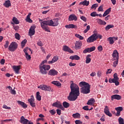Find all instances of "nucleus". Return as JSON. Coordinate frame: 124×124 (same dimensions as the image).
Here are the masks:
<instances>
[{"label": "nucleus", "mask_w": 124, "mask_h": 124, "mask_svg": "<svg viewBox=\"0 0 124 124\" xmlns=\"http://www.w3.org/2000/svg\"><path fill=\"white\" fill-rule=\"evenodd\" d=\"M97 75L98 77H101V75H102V73L100 71L97 72Z\"/></svg>", "instance_id": "nucleus-62"}, {"label": "nucleus", "mask_w": 124, "mask_h": 124, "mask_svg": "<svg viewBox=\"0 0 124 124\" xmlns=\"http://www.w3.org/2000/svg\"><path fill=\"white\" fill-rule=\"evenodd\" d=\"M37 45L38 46H40L41 47H42V46H43V44H42V42H41V41H39L37 42Z\"/></svg>", "instance_id": "nucleus-57"}, {"label": "nucleus", "mask_w": 124, "mask_h": 124, "mask_svg": "<svg viewBox=\"0 0 124 124\" xmlns=\"http://www.w3.org/2000/svg\"><path fill=\"white\" fill-rule=\"evenodd\" d=\"M111 12V8L108 9L107 10L105 11L104 14L103 15V17H105L108 15Z\"/></svg>", "instance_id": "nucleus-35"}, {"label": "nucleus", "mask_w": 124, "mask_h": 124, "mask_svg": "<svg viewBox=\"0 0 124 124\" xmlns=\"http://www.w3.org/2000/svg\"><path fill=\"white\" fill-rule=\"evenodd\" d=\"M56 111L58 115L61 116V114H62V110H61L60 109H57Z\"/></svg>", "instance_id": "nucleus-59"}, {"label": "nucleus", "mask_w": 124, "mask_h": 124, "mask_svg": "<svg viewBox=\"0 0 124 124\" xmlns=\"http://www.w3.org/2000/svg\"><path fill=\"white\" fill-rule=\"evenodd\" d=\"M51 68V66L49 65H43L39 66L40 72L42 74L46 75L47 74V71L49 70Z\"/></svg>", "instance_id": "nucleus-5"}, {"label": "nucleus", "mask_w": 124, "mask_h": 124, "mask_svg": "<svg viewBox=\"0 0 124 124\" xmlns=\"http://www.w3.org/2000/svg\"><path fill=\"white\" fill-rule=\"evenodd\" d=\"M75 124H82V122L81 121V120H76V121H75Z\"/></svg>", "instance_id": "nucleus-61"}, {"label": "nucleus", "mask_w": 124, "mask_h": 124, "mask_svg": "<svg viewBox=\"0 0 124 124\" xmlns=\"http://www.w3.org/2000/svg\"><path fill=\"white\" fill-rule=\"evenodd\" d=\"M75 36H76V37H77V38L80 39V40H83V39H84V37L81 36L80 34L78 33L75 34Z\"/></svg>", "instance_id": "nucleus-38"}, {"label": "nucleus", "mask_w": 124, "mask_h": 124, "mask_svg": "<svg viewBox=\"0 0 124 124\" xmlns=\"http://www.w3.org/2000/svg\"><path fill=\"white\" fill-rule=\"evenodd\" d=\"M36 98L38 101L41 100V96L40 95V93L39 92L36 93Z\"/></svg>", "instance_id": "nucleus-36"}, {"label": "nucleus", "mask_w": 124, "mask_h": 124, "mask_svg": "<svg viewBox=\"0 0 124 124\" xmlns=\"http://www.w3.org/2000/svg\"><path fill=\"white\" fill-rule=\"evenodd\" d=\"M79 4H82V5H86V6H88V5L90 4V1H87V0H85L83 2H80Z\"/></svg>", "instance_id": "nucleus-37"}, {"label": "nucleus", "mask_w": 124, "mask_h": 124, "mask_svg": "<svg viewBox=\"0 0 124 124\" xmlns=\"http://www.w3.org/2000/svg\"><path fill=\"white\" fill-rule=\"evenodd\" d=\"M2 108H3V109H6L7 110H10V109H11V107H7V106H6V105H3Z\"/></svg>", "instance_id": "nucleus-50"}, {"label": "nucleus", "mask_w": 124, "mask_h": 124, "mask_svg": "<svg viewBox=\"0 0 124 124\" xmlns=\"http://www.w3.org/2000/svg\"><path fill=\"white\" fill-rule=\"evenodd\" d=\"M28 47H26L24 49L23 51L25 54V57L27 61H30L31 59V55H29V53H28Z\"/></svg>", "instance_id": "nucleus-17"}, {"label": "nucleus", "mask_w": 124, "mask_h": 124, "mask_svg": "<svg viewBox=\"0 0 124 124\" xmlns=\"http://www.w3.org/2000/svg\"><path fill=\"white\" fill-rule=\"evenodd\" d=\"M31 13H30L27 16L26 18V22H28V23H31L32 22V20L31 19Z\"/></svg>", "instance_id": "nucleus-32"}, {"label": "nucleus", "mask_w": 124, "mask_h": 124, "mask_svg": "<svg viewBox=\"0 0 124 124\" xmlns=\"http://www.w3.org/2000/svg\"><path fill=\"white\" fill-rule=\"evenodd\" d=\"M90 29H91V27L90 26V25H88L87 26L86 29H85L84 31V33H87V32H88V31H90Z\"/></svg>", "instance_id": "nucleus-47"}, {"label": "nucleus", "mask_w": 124, "mask_h": 124, "mask_svg": "<svg viewBox=\"0 0 124 124\" xmlns=\"http://www.w3.org/2000/svg\"><path fill=\"white\" fill-rule=\"evenodd\" d=\"M63 51L65 52H69V53H73V51L69 48L67 46H63Z\"/></svg>", "instance_id": "nucleus-21"}, {"label": "nucleus", "mask_w": 124, "mask_h": 124, "mask_svg": "<svg viewBox=\"0 0 124 124\" xmlns=\"http://www.w3.org/2000/svg\"><path fill=\"white\" fill-rule=\"evenodd\" d=\"M12 21L13 22L11 23L12 25H14V24L16 25H19V24H20V21L16 17L14 16Z\"/></svg>", "instance_id": "nucleus-23"}, {"label": "nucleus", "mask_w": 124, "mask_h": 124, "mask_svg": "<svg viewBox=\"0 0 124 124\" xmlns=\"http://www.w3.org/2000/svg\"><path fill=\"white\" fill-rule=\"evenodd\" d=\"M12 68L16 74H19L20 73V70L22 68V66L21 65H14L12 66Z\"/></svg>", "instance_id": "nucleus-10"}, {"label": "nucleus", "mask_w": 124, "mask_h": 124, "mask_svg": "<svg viewBox=\"0 0 124 124\" xmlns=\"http://www.w3.org/2000/svg\"><path fill=\"white\" fill-rule=\"evenodd\" d=\"M20 123L23 124H28L29 120L26 119L24 116H21L20 118Z\"/></svg>", "instance_id": "nucleus-24"}, {"label": "nucleus", "mask_w": 124, "mask_h": 124, "mask_svg": "<svg viewBox=\"0 0 124 124\" xmlns=\"http://www.w3.org/2000/svg\"><path fill=\"white\" fill-rule=\"evenodd\" d=\"M58 61H59V56H55L51 61H48V63L49 64H52V63L58 62Z\"/></svg>", "instance_id": "nucleus-19"}, {"label": "nucleus", "mask_w": 124, "mask_h": 124, "mask_svg": "<svg viewBox=\"0 0 124 124\" xmlns=\"http://www.w3.org/2000/svg\"><path fill=\"white\" fill-rule=\"evenodd\" d=\"M112 57L111 61L113 62L112 66L113 67H116L119 63V52H118L117 49L113 50Z\"/></svg>", "instance_id": "nucleus-4"}, {"label": "nucleus", "mask_w": 124, "mask_h": 124, "mask_svg": "<svg viewBox=\"0 0 124 124\" xmlns=\"http://www.w3.org/2000/svg\"><path fill=\"white\" fill-rule=\"evenodd\" d=\"M52 106L53 107H56L57 108H60V109H62V110H63L64 108H63V107H62V103L59 102H56L52 104Z\"/></svg>", "instance_id": "nucleus-13"}, {"label": "nucleus", "mask_w": 124, "mask_h": 124, "mask_svg": "<svg viewBox=\"0 0 124 124\" xmlns=\"http://www.w3.org/2000/svg\"><path fill=\"white\" fill-rule=\"evenodd\" d=\"M38 89H40L42 91H45L46 92H52L51 86L46 85H41L38 87Z\"/></svg>", "instance_id": "nucleus-8"}, {"label": "nucleus", "mask_w": 124, "mask_h": 124, "mask_svg": "<svg viewBox=\"0 0 124 124\" xmlns=\"http://www.w3.org/2000/svg\"><path fill=\"white\" fill-rule=\"evenodd\" d=\"M82 42L80 41H77L75 43V49L76 50H79V49H81V47H82Z\"/></svg>", "instance_id": "nucleus-12"}, {"label": "nucleus", "mask_w": 124, "mask_h": 124, "mask_svg": "<svg viewBox=\"0 0 124 124\" xmlns=\"http://www.w3.org/2000/svg\"><path fill=\"white\" fill-rule=\"evenodd\" d=\"M104 113L106 114V115L108 116V117H112V113L110 112L109 108H108V106H105L104 108Z\"/></svg>", "instance_id": "nucleus-16"}, {"label": "nucleus", "mask_w": 124, "mask_h": 124, "mask_svg": "<svg viewBox=\"0 0 124 124\" xmlns=\"http://www.w3.org/2000/svg\"><path fill=\"white\" fill-rule=\"evenodd\" d=\"M65 27L66 29H77V26L72 24L65 25Z\"/></svg>", "instance_id": "nucleus-27"}, {"label": "nucleus", "mask_w": 124, "mask_h": 124, "mask_svg": "<svg viewBox=\"0 0 124 124\" xmlns=\"http://www.w3.org/2000/svg\"><path fill=\"white\" fill-rule=\"evenodd\" d=\"M97 7H98V4L95 3L91 6V9H93V8H94V9H96Z\"/></svg>", "instance_id": "nucleus-45"}, {"label": "nucleus", "mask_w": 124, "mask_h": 124, "mask_svg": "<svg viewBox=\"0 0 124 124\" xmlns=\"http://www.w3.org/2000/svg\"><path fill=\"white\" fill-rule=\"evenodd\" d=\"M91 57H92V55L91 54H89L87 55L86 57V61H85L86 63H90V62H91L92 61Z\"/></svg>", "instance_id": "nucleus-28"}, {"label": "nucleus", "mask_w": 124, "mask_h": 124, "mask_svg": "<svg viewBox=\"0 0 124 124\" xmlns=\"http://www.w3.org/2000/svg\"><path fill=\"white\" fill-rule=\"evenodd\" d=\"M51 84L55 85V86H57V87H60V88L62 87V83L58 81H53L51 82Z\"/></svg>", "instance_id": "nucleus-31"}, {"label": "nucleus", "mask_w": 124, "mask_h": 124, "mask_svg": "<svg viewBox=\"0 0 124 124\" xmlns=\"http://www.w3.org/2000/svg\"><path fill=\"white\" fill-rule=\"evenodd\" d=\"M113 78H109L108 80L109 83H115L116 86H119L120 82H119V77H118V74L115 73L113 75Z\"/></svg>", "instance_id": "nucleus-6"}, {"label": "nucleus", "mask_w": 124, "mask_h": 124, "mask_svg": "<svg viewBox=\"0 0 124 124\" xmlns=\"http://www.w3.org/2000/svg\"><path fill=\"white\" fill-rule=\"evenodd\" d=\"M70 89L71 92L68 97V99L70 101H75V100L80 95V89L78 85L73 83L71 84Z\"/></svg>", "instance_id": "nucleus-2"}, {"label": "nucleus", "mask_w": 124, "mask_h": 124, "mask_svg": "<svg viewBox=\"0 0 124 124\" xmlns=\"http://www.w3.org/2000/svg\"><path fill=\"white\" fill-rule=\"evenodd\" d=\"M13 28L14 30H15V31H18V30H19V26L18 25H13Z\"/></svg>", "instance_id": "nucleus-58"}, {"label": "nucleus", "mask_w": 124, "mask_h": 124, "mask_svg": "<svg viewBox=\"0 0 124 124\" xmlns=\"http://www.w3.org/2000/svg\"><path fill=\"white\" fill-rule=\"evenodd\" d=\"M103 5H101V6H100L99 7V8H98V12H103L104 11L103 10Z\"/></svg>", "instance_id": "nucleus-42"}, {"label": "nucleus", "mask_w": 124, "mask_h": 124, "mask_svg": "<svg viewBox=\"0 0 124 124\" xmlns=\"http://www.w3.org/2000/svg\"><path fill=\"white\" fill-rule=\"evenodd\" d=\"M15 37L17 40H20V34H19V33H16L15 34Z\"/></svg>", "instance_id": "nucleus-52"}, {"label": "nucleus", "mask_w": 124, "mask_h": 124, "mask_svg": "<svg viewBox=\"0 0 124 124\" xmlns=\"http://www.w3.org/2000/svg\"><path fill=\"white\" fill-rule=\"evenodd\" d=\"M39 22L41 24V27L45 31L47 32H51L50 28L48 26L51 27H57L59 25V19L54 18L50 20L43 21L42 19L39 20Z\"/></svg>", "instance_id": "nucleus-1"}, {"label": "nucleus", "mask_w": 124, "mask_h": 124, "mask_svg": "<svg viewBox=\"0 0 124 124\" xmlns=\"http://www.w3.org/2000/svg\"><path fill=\"white\" fill-rule=\"evenodd\" d=\"M95 40H96V36L95 35V33H94L88 38L87 41L89 43H92V42H93V41H95Z\"/></svg>", "instance_id": "nucleus-11"}, {"label": "nucleus", "mask_w": 124, "mask_h": 124, "mask_svg": "<svg viewBox=\"0 0 124 124\" xmlns=\"http://www.w3.org/2000/svg\"><path fill=\"white\" fill-rule=\"evenodd\" d=\"M36 28V26L34 25L31 27L29 31V35L31 37L32 35H34V34H35Z\"/></svg>", "instance_id": "nucleus-9"}, {"label": "nucleus", "mask_w": 124, "mask_h": 124, "mask_svg": "<svg viewBox=\"0 0 124 124\" xmlns=\"http://www.w3.org/2000/svg\"><path fill=\"white\" fill-rule=\"evenodd\" d=\"M26 43H27V39H24L23 41L21 42V46L22 48H24V47H25V45H26Z\"/></svg>", "instance_id": "nucleus-43"}, {"label": "nucleus", "mask_w": 124, "mask_h": 124, "mask_svg": "<svg viewBox=\"0 0 124 124\" xmlns=\"http://www.w3.org/2000/svg\"><path fill=\"white\" fill-rule=\"evenodd\" d=\"M17 102L18 104H19V105H21L23 108H27V107H28V105H27L26 103H24L23 102L17 101Z\"/></svg>", "instance_id": "nucleus-30"}, {"label": "nucleus", "mask_w": 124, "mask_h": 124, "mask_svg": "<svg viewBox=\"0 0 124 124\" xmlns=\"http://www.w3.org/2000/svg\"><path fill=\"white\" fill-rule=\"evenodd\" d=\"M91 16L92 17H96V16H98V14H96V12H93L91 14Z\"/></svg>", "instance_id": "nucleus-48"}, {"label": "nucleus", "mask_w": 124, "mask_h": 124, "mask_svg": "<svg viewBox=\"0 0 124 124\" xmlns=\"http://www.w3.org/2000/svg\"><path fill=\"white\" fill-rule=\"evenodd\" d=\"M69 21H77V16L74 14L70 15L68 18Z\"/></svg>", "instance_id": "nucleus-22"}, {"label": "nucleus", "mask_w": 124, "mask_h": 124, "mask_svg": "<svg viewBox=\"0 0 124 124\" xmlns=\"http://www.w3.org/2000/svg\"><path fill=\"white\" fill-rule=\"evenodd\" d=\"M83 54H87V53H90L89 48L87 47V48H85L83 50Z\"/></svg>", "instance_id": "nucleus-46"}, {"label": "nucleus", "mask_w": 124, "mask_h": 124, "mask_svg": "<svg viewBox=\"0 0 124 124\" xmlns=\"http://www.w3.org/2000/svg\"><path fill=\"white\" fill-rule=\"evenodd\" d=\"M17 48H18V44L15 42H13L9 46L8 50L11 52H14V51H16Z\"/></svg>", "instance_id": "nucleus-7"}, {"label": "nucleus", "mask_w": 124, "mask_h": 124, "mask_svg": "<svg viewBox=\"0 0 124 124\" xmlns=\"http://www.w3.org/2000/svg\"><path fill=\"white\" fill-rule=\"evenodd\" d=\"M97 22L99 25H100V26H105L107 24L105 21L102 20V19H97Z\"/></svg>", "instance_id": "nucleus-25"}, {"label": "nucleus", "mask_w": 124, "mask_h": 124, "mask_svg": "<svg viewBox=\"0 0 124 124\" xmlns=\"http://www.w3.org/2000/svg\"><path fill=\"white\" fill-rule=\"evenodd\" d=\"M108 41H109V44H114V39L112 37H109L108 38Z\"/></svg>", "instance_id": "nucleus-41"}, {"label": "nucleus", "mask_w": 124, "mask_h": 124, "mask_svg": "<svg viewBox=\"0 0 124 124\" xmlns=\"http://www.w3.org/2000/svg\"><path fill=\"white\" fill-rule=\"evenodd\" d=\"M49 112L51 114V115H54L56 114V111H55V109L50 110Z\"/></svg>", "instance_id": "nucleus-56"}, {"label": "nucleus", "mask_w": 124, "mask_h": 124, "mask_svg": "<svg viewBox=\"0 0 124 124\" xmlns=\"http://www.w3.org/2000/svg\"><path fill=\"white\" fill-rule=\"evenodd\" d=\"M48 74L51 76H55L58 75V71L55 69H51L49 71Z\"/></svg>", "instance_id": "nucleus-20"}, {"label": "nucleus", "mask_w": 124, "mask_h": 124, "mask_svg": "<svg viewBox=\"0 0 124 124\" xmlns=\"http://www.w3.org/2000/svg\"><path fill=\"white\" fill-rule=\"evenodd\" d=\"M28 101L31 107H35V103H34V97L33 95L31 96V98L28 99Z\"/></svg>", "instance_id": "nucleus-15"}, {"label": "nucleus", "mask_w": 124, "mask_h": 124, "mask_svg": "<svg viewBox=\"0 0 124 124\" xmlns=\"http://www.w3.org/2000/svg\"><path fill=\"white\" fill-rule=\"evenodd\" d=\"M3 5L6 8H8L10 6H11V1H10V0H6L5 3H3Z\"/></svg>", "instance_id": "nucleus-26"}, {"label": "nucleus", "mask_w": 124, "mask_h": 124, "mask_svg": "<svg viewBox=\"0 0 124 124\" xmlns=\"http://www.w3.org/2000/svg\"><path fill=\"white\" fill-rule=\"evenodd\" d=\"M111 99L112 101H113L114 99H116V100H121L122 99V96L119 94H114L111 96Z\"/></svg>", "instance_id": "nucleus-18"}, {"label": "nucleus", "mask_w": 124, "mask_h": 124, "mask_svg": "<svg viewBox=\"0 0 124 124\" xmlns=\"http://www.w3.org/2000/svg\"><path fill=\"white\" fill-rule=\"evenodd\" d=\"M80 19L81 20H82V21H84V22H86V21H87V18H86V17L82 16L81 17H80Z\"/></svg>", "instance_id": "nucleus-60"}, {"label": "nucleus", "mask_w": 124, "mask_h": 124, "mask_svg": "<svg viewBox=\"0 0 124 124\" xmlns=\"http://www.w3.org/2000/svg\"><path fill=\"white\" fill-rule=\"evenodd\" d=\"M63 106L64 108H68L70 106L69 103H67V102H64L63 103Z\"/></svg>", "instance_id": "nucleus-40"}, {"label": "nucleus", "mask_w": 124, "mask_h": 124, "mask_svg": "<svg viewBox=\"0 0 124 124\" xmlns=\"http://www.w3.org/2000/svg\"><path fill=\"white\" fill-rule=\"evenodd\" d=\"M98 50L99 52H102L103 50V47H102V46H99L97 47Z\"/></svg>", "instance_id": "nucleus-51"}, {"label": "nucleus", "mask_w": 124, "mask_h": 124, "mask_svg": "<svg viewBox=\"0 0 124 124\" xmlns=\"http://www.w3.org/2000/svg\"><path fill=\"white\" fill-rule=\"evenodd\" d=\"M95 36H96V40H97V38H99V39H101V38H102V35L99 34L95 33Z\"/></svg>", "instance_id": "nucleus-49"}, {"label": "nucleus", "mask_w": 124, "mask_h": 124, "mask_svg": "<svg viewBox=\"0 0 124 124\" xmlns=\"http://www.w3.org/2000/svg\"><path fill=\"white\" fill-rule=\"evenodd\" d=\"M94 50H95V46H93L89 48V51L90 52V53L94 51Z\"/></svg>", "instance_id": "nucleus-53"}, {"label": "nucleus", "mask_w": 124, "mask_h": 124, "mask_svg": "<svg viewBox=\"0 0 124 124\" xmlns=\"http://www.w3.org/2000/svg\"><path fill=\"white\" fill-rule=\"evenodd\" d=\"M95 102V100L93 98H91L87 102V105H93Z\"/></svg>", "instance_id": "nucleus-33"}, {"label": "nucleus", "mask_w": 124, "mask_h": 124, "mask_svg": "<svg viewBox=\"0 0 124 124\" xmlns=\"http://www.w3.org/2000/svg\"><path fill=\"white\" fill-rule=\"evenodd\" d=\"M72 117L74 119H80L81 115L80 114V113L77 112L76 113L73 114Z\"/></svg>", "instance_id": "nucleus-34"}, {"label": "nucleus", "mask_w": 124, "mask_h": 124, "mask_svg": "<svg viewBox=\"0 0 124 124\" xmlns=\"http://www.w3.org/2000/svg\"><path fill=\"white\" fill-rule=\"evenodd\" d=\"M11 93L12 94H16V91L13 89L11 90Z\"/></svg>", "instance_id": "nucleus-63"}, {"label": "nucleus", "mask_w": 124, "mask_h": 124, "mask_svg": "<svg viewBox=\"0 0 124 124\" xmlns=\"http://www.w3.org/2000/svg\"><path fill=\"white\" fill-rule=\"evenodd\" d=\"M70 60H72L73 61L76 60V61H79L80 60V57L78 55H73L71 56L69 58Z\"/></svg>", "instance_id": "nucleus-29"}, {"label": "nucleus", "mask_w": 124, "mask_h": 124, "mask_svg": "<svg viewBox=\"0 0 124 124\" xmlns=\"http://www.w3.org/2000/svg\"><path fill=\"white\" fill-rule=\"evenodd\" d=\"M114 28V25H108V26H107L106 27H105V30L106 31H109V29H112Z\"/></svg>", "instance_id": "nucleus-39"}, {"label": "nucleus", "mask_w": 124, "mask_h": 124, "mask_svg": "<svg viewBox=\"0 0 124 124\" xmlns=\"http://www.w3.org/2000/svg\"><path fill=\"white\" fill-rule=\"evenodd\" d=\"M82 109L83 110H85V111H89V106H85L82 108Z\"/></svg>", "instance_id": "nucleus-54"}, {"label": "nucleus", "mask_w": 124, "mask_h": 124, "mask_svg": "<svg viewBox=\"0 0 124 124\" xmlns=\"http://www.w3.org/2000/svg\"><path fill=\"white\" fill-rule=\"evenodd\" d=\"M79 87H82L80 88V93H84V94H87L91 93V85L85 81H81L79 84Z\"/></svg>", "instance_id": "nucleus-3"}, {"label": "nucleus", "mask_w": 124, "mask_h": 124, "mask_svg": "<svg viewBox=\"0 0 124 124\" xmlns=\"http://www.w3.org/2000/svg\"><path fill=\"white\" fill-rule=\"evenodd\" d=\"M115 110L117 111L116 113H115V116L116 117H119L121 116V112L124 110V108L122 107H118L117 108H115Z\"/></svg>", "instance_id": "nucleus-14"}, {"label": "nucleus", "mask_w": 124, "mask_h": 124, "mask_svg": "<svg viewBox=\"0 0 124 124\" xmlns=\"http://www.w3.org/2000/svg\"><path fill=\"white\" fill-rule=\"evenodd\" d=\"M118 121L119 124H124V119H123L122 117H119Z\"/></svg>", "instance_id": "nucleus-44"}, {"label": "nucleus", "mask_w": 124, "mask_h": 124, "mask_svg": "<svg viewBox=\"0 0 124 124\" xmlns=\"http://www.w3.org/2000/svg\"><path fill=\"white\" fill-rule=\"evenodd\" d=\"M8 45H9V42H8V41H6L5 44L4 45V47L5 48H8Z\"/></svg>", "instance_id": "nucleus-55"}, {"label": "nucleus", "mask_w": 124, "mask_h": 124, "mask_svg": "<svg viewBox=\"0 0 124 124\" xmlns=\"http://www.w3.org/2000/svg\"><path fill=\"white\" fill-rule=\"evenodd\" d=\"M69 65L70 66H75V65H76V63H72L71 62H70L69 63Z\"/></svg>", "instance_id": "nucleus-64"}]
</instances>
